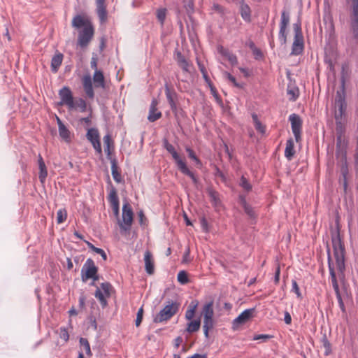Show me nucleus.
I'll use <instances>...</instances> for the list:
<instances>
[{
    "instance_id": "f257e3e1",
    "label": "nucleus",
    "mask_w": 358,
    "mask_h": 358,
    "mask_svg": "<svg viewBox=\"0 0 358 358\" xmlns=\"http://www.w3.org/2000/svg\"><path fill=\"white\" fill-rule=\"evenodd\" d=\"M331 242L333 248V256L335 260V263L333 261L330 249L328 248L327 260L330 280L332 284V287L335 291L339 307L341 309V310L344 313L345 311V308L340 292L338 280L343 281L345 279L344 273L345 271V250L344 244L341 241L340 233L338 231L332 234Z\"/></svg>"
},
{
    "instance_id": "f03ea898",
    "label": "nucleus",
    "mask_w": 358,
    "mask_h": 358,
    "mask_svg": "<svg viewBox=\"0 0 358 358\" xmlns=\"http://www.w3.org/2000/svg\"><path fill=\"white\" fill-rule=\"evenodd\" d=\"M93 82L95 87L105 88V78L101 71H95L93 75ZM82 84L86 96L90 99H94L92 78L90 74L85 75L82 78Z\"/></svg>"
},
{
    "instance_id": "7ed1b4c3",
    "label": "nucleus",
    "mask_w": 358,
    "mask_h": 358,
    "mask_svg": "<svg viewBox=\"0 0 358 358\" xmlns=\"http://www.w3.org/2000/svg\"><path fill=\"white\" fill-rule=\"evenodd\" d=\"M163 145L164 148L167 150V152L172 155V157L175 160L178 168L181 171V173L189 176L192 180V182L196 185L198 182L197 178L195 176L194 173L188 169L186 163L181 159L180 155L175 150L173 145L169 143L168 140L166 138L163 140Z\"/></svg>"
},
{
    "instance_id": "20e7f679",
    "label": "nucleus",
    "mask_w": 358,
    "mask_h": 358,
    "mask_svg": "<svg viewBox=\"0 0 358 358\" xmlns=\"http://www.w3.org/2000/svg\"><path fill=\"white\" fill-rule=\"evenodd\" d=\"M179 306L176 301H168L164 308L154 317L153 322L161 323L170 320L178 311Z\"/></svg>"
},
{
    "instance_id": "39448f33",
    "label": "nucleus",
    "mask_w": 358,
    "mask_h": 358,
    "mask_svg": "<svg viewBox=\"0 0 358 358\" xmlns=\"http://www.w3.org/2000/svg\"><path fill=\"white\" fill-rule=\"evenodd\" d=\"M98 268L95 266L92 259H87L81 270V279L83 282L89 279H93L94 281L99 280L97 275Z\"/></svg>"
},
{
    "instance_id": "423d86ee",
    "label": "nucleus",
    "mask_w": 358,
    "mask_h": 358,
    "mask_svg": "<svg viewBox=\"0 0 358 358\" xmlns=\"http://www.w3.org/2000/svg\"><path fill=\"white\" fill-rule=\"evenodd\" d=\"M134 213L130 204L124 203L122 206V220H119V226L122 231H127L130 230L133 222Z\"/></svg>"
},
{
    "instance_id": "0eeeda50",
    "label": "nucleus",
    "mask_w": 358,
    "mask_h": 358,
    "mask_svg": "<svg viewBox=\"0 0 358 358\" xmlns=\"http://www.w3.org/2000/svg\"><path fill=\"white\" fill-rule=\"evenodd\" d=\"M346 102L345 96L339 92H337L335 99L334 118L336 122H345V111L346 110Z\"/></svg>"
},
{
    "instance_id": "6e6552de",
    "label": "nucleus",
    "mask_w": 358,
    "mask_h": 358,
    "mask_svg": "<svg viewBox=\"0 0 358 358\" xmlns=\"http://www.w3.org/2000/svg\"><path fill=\"white\" fill-rule=\"evenodd\" d=\"M351 1L350 23V29L355 38H358V0H350Z\"/></svg>"
},
{
    "instance_id": "1a4fd4ad",
    "label": "nucleus",
    "mask_w": 358,
    "mask_h": 358,
    "mask_svg": "<svg viewBox=\"0 0 358 358\" xmlns=\"http://www.w3.org/2000/svg\"><path fill=\"white\" fill-rule=\"evenodd\" d=\"M60 101L59 106H66L69 110H73L75 107L72 92L68 87H64L59 91Z\"/></svg>"
},
{
    "instance_id": "9d476101",
    "label": "nucleus",
    "mask_w": 358,
    "mask_h": 358,
    "mask_svg": "<svg viewBox=\"0 0 358 358\" xmlns=\"http://www.w3.org/2000/svg\"><path fill=\"white\" fill-rule=\"evenodd\" d=\"M94 36V27L92 25H88L79 31L78 38V45L81 48H85L88 45Z\"/></svg>"
},
{
    "instance_id": "9b49d317",
    "label": "nucleus",
    "mask_w": 358,
    "mask_h": 358,
    "mask_svg": "<svg viewBox=\"0 0 358 358\" xmlns=\"http://www.w3.org/2000/svg\"><path fill=\"white\" fill-rule=\"evenodd\" d=\"M289 120L291 123V128L295 140L296 142H299L301 141L302 120L301 117L295 113L289 115Z\"/></svg>"
},
{
    "instance_id": "f8f14e48",
    "label": "nucleus",
    "mask_w": 358,
    "mask_h": 358,
    "mask_svg": "<svg viewBox=\"0 0 358 358\" xmlns=\"http://www.w3.org/2000/svg\"><path fill=\"white\" fill-rule=\"evenodd\" d=\"M289 23V15L286 11L283 10L281 13V19L280 23V30L278 38L282 45L287 42L286 29Z\"/></svg>"
},
{
    "instance_id": "ddd939ff",
    "label": "nucleus",
    "mask_w": 358,
    "mask_h": 358,
    "mask_svg": "<svg viewBox=\"0 0 358 358\" xmlns=\"http://www.w3.org/2000/svg\"><path fill=\"white\" fill-rule=\"evenodd\" d=\"M206 192L215 210H221L223 208V206L220 199V194L212 187L207 188Z\"/></svg>"
},
{
    "instance_id": "4468645a",
    "label": "nucleus",
    "mask_w": 358,
    "mask_h": 358,
    "mask_svg": "<svg viewBox=\"0 0 358 358\" xmlns=\"http://www.w3.org/2000/svg\"><path fill=\"white\" fill-rule=\"evenodd\" d=\"M254 312L255 308L246 309L243 311L236 319L234 320V328H236L238 325L243 324L249 321L253 317Z\"/></svg>"
},
{
    "instance_id": "2eb2a0df",
    "label": "nucleus",
    "mask_w": 358,
    "mask_h": 358,
    "mask_svg": "<svg viewBox=\"0 0 358 358\" xmlns=\"http://www.w3.org/2000/svg\"><path fill=\"white\" fill-rule=\"evenodd\" d=\"M202 315L203 316V323L213 324V303L212 301L206 303L202 309Z\"/></svg>"
},
{
    "instance_id": "dca6fc26",
    "label": "nucleus",
    "mask_w": 358,
    "mask_h": 358,
    "mask_svg": "<svg viewBox=\"0 0 358 358\" xmlns=\"http://www.w3.org/2000/svg\"><path fill=\"white\" fill-rule=\"evenodd\" d=\"M165 94L167 99V101L170 105V107L171 110L173 112L177 111V105H176V100L178 95L176 92L173 90H171L169 86L166 84L165 85Z\"/></svg>"
},
{
    "instance_id": "f3484780",
    "label": "nucleus",
    "mask_w": 358,
    "mask_h": 358,
    "mask_svg": "<svg viewBox=\"0 0 358 358\" xmlns=\"http://www.w3.org/2000/svg\"><path fill=\"white\" fill-rule=\"evenodd\" d=\"M158 101L153 99L150 106L148 119L150 122H155L162 117V113L157 110Z\"/></svg>"
},
{
    "instance_id": "a211bd4d",
    "label": "nucleus",
    "mask_w": 358,
    "mask_h": 358,
    "mask_svg": "<svg viewBox=\"0 0 358 358\" xmlns=\"http://www.w3.org/2000/svg\"><path fill=\"white\" fill-rule=\"evenodd\" d=\"M145 268L148 274L152 275L155 271L154 260L152 253L146 250L144 254Z\"/></svg>"
},
{
    "instance_id": "6ab92c4d",
    "label": "nucleus",
    "mask_w": 358,
    "mask_h": 358,
    "mask_svg": "<svg viewBox=\"0 0 358 358\" xmlns=\"http://www.w3.org/2000/svg\"><path fill=\"white\" fill-rule=\"evenodd\" d=\"M106 0H96V13L99 16V18L101 22H106L107 19V11H106V6L105 3Z\"/></svg>"
},
{
    "instance_id": "aec40b11",
    "label": "nucleus",
    "mask_w": 358,
    "mask_h": 358,
    "mask_svg": "<svg viewBox=\"0 0 358 358\" xmlns=\"http://www.w3.org/2000/svg\"><path fill=\"white\" fill-rule=\"evenodd\" d=\"M88 25H92V23L84 17L77 15L72 20V26L76 29L85 28Z\"/></svg>"
},
{
    "instance_id": "412c9836",
    "label": "nucleus",
    "mask_w": 358,
    "mask_h": 358,
    "mask_svg": "<svg viewBox=\"0 0 358 358\" xmlns=\"http://www.w3.org/2000/svg\"><path fill=\"white\" fill-rule=\"evenodd\" d=\"M303 48V36H294V42L292 44V53L294 55L299 54Z\"/></svg>"
},
{
    "instance_id": "4be33fe9",
    "label": "nucleus",
    "mask_w": 358,
    "mask_h": 358,
    "mask_svg": "<svg viewBox=\"0 0 358 358\" xmlns=\"http://www.w3.org/2000/svg\"><path fill=\"white\" fill-rule=\"evenodd\" d=\"M341 178H340V182L343 185V191L345 194L348 193V181H347V176L348 174V169L346 164V162H345L341 166Z\"/></svg>"
},
{
    "instance_id": "5701e85b",
    "label": "nucleus",
    "mask_w": 358,
    "mask_h": 358,
    "mask_svg": "<svg viewBox=\"0 0 358 358\" xmlns=\"http://www.w3.org/2000/svg\"><path fill=\"white\" fill-rule=\"evenodd\" d=\"M63 55L60 52H57L52 58L51 60V69L53 72H57L59 66L63 61Z\"/></svg>"
},
{
    "instance_id": "b1692460",
    "label": "nucleus",
    "mask_w": 358,
    "mask_h": 358,
    "mask_svg": "<svg viewBox=\"0 0 358 358\" xmlns=\"http://www.w3.org/2000/svg\"><path fill=\"white\" fill-rule=\"evenodd\" d=\"M295 154L294 143L292 138H289L286 142L285 156L288 160H291Z\"/></svg>"
},
{
    "instance_id": "393cba45",
    "label": "nucleus",
    "mask_w": 358,
    "mask_h": 358,
    "mask_svg": "<svg viewBox=\"0 0 358 358\" xmlns=\"http://www.w3.org/2000/svg\"><path fill=\"white\" fill-rule=\"evenodd\" d=\"M110 162H111V173H112L114 180L117 183L122 182V178L120 173L117 170V165L116 159H110Z\"/></svg>"
},
{
    "instance_id": "a878e982",
    "label": "nucleus",
    "mask_w": 358,
    "mask_h": 358,
    "mask_svg": "<svg viewBox=\"0 0 358 358\" xmlns=\"http://www.w3.org/2000/svg\"><path fill=\"white\" fill-rule=\"evenodd\" d=\"M201 327V321L200 319L190 320L189 323L187 324L186 331L189 334H192L196 332L199 330Z\"/></svg>"
},
{
    "instance_id": "bb28decb",
    "label": "nucleus",
    "mask_w": 358,
    "mask_h": 358,
    "mask_svg": "<svg viewBox=\"0 0 358 358\" xmlns=\"http://www.w3.org/2000/svg\"><path fill=\"white\" fill-rule=\"evenodd\" d=\"M176 60L179 66L185 72L189 71V64L185 57L180 53H177Z\"/></svg>"
},
{
    "instance_id": "cd10ccee",
    "label": "nucleus",
    "mask_w": 358,
    "mask_h": 358,
    "mask_svg": "<svg viewBox=\"0 0 358 358\" xmlns=\"http://www.w3.org/2000/svg\"><path fill=\"white\" fill-rule=\"evenodd\" d=\"M86 137L91 143L100 139L99 131L94 128H91L87 130Z\"/></svg>"
},
{
    "instance_id": "c85d7f7f",
    "label": "nucleus",
    "mask_w": 358,
    "mask_h": 358,
    "mask_svg": "<svg viewBox=\"0 0 358 358\" xmlns=\"http://www.w3.org/2000/svg\"><path fill=\"white\" fill-rule=\"evenodd\" d=\"M58 130L59 134L63 140L67 143L71 141V133L64 124L59 127Z\"/></svg>"
},
{
    "instance_id": "c756f323",
    "label": "nucleus",
    "mask_w": 358,
    "mask_h": 358,
    "mask_svg": "<svg viewBox=\"0 0 358 358\" xmlns=\"http://www.w3.org/2000/svg\"><path fill=\"white\" fill-rule=\"evenodd\" d=\"M347 143L345 142L344 135H336V150L338 152H343L345 150Z\"/></svg>"
},
{
    "instance_id": "7c9ffc66",
    "label": "nucleus",
    "mask_w": 358,
    "mask_h": 358,
    "mask_svg": "<svg viewBox=\"0 0 358 358\" xmlns=\"http://www.w3.org/2000/svg\"><path fill=\"white\" fill-rule=\"evenodd\" d=\"M221 54L227 58V59L229 60L231 65H236L238 63L236 56L233 53L230 52L229 50H222L221 51Z\"/></svg>"
},
{
    "instance_id": "2f4dec72",
    "label": "nucleus",
    "mask_w": 358,
    "mask_h": 358,
    "mask_svg": "<svg viewBox=\"0 0 358 358\" xmlns=\"http://www.w3.org/2000/svg\"><path fill=\"white\" fill-rule=\"evenodd\" d=\"M108 199L112 206H117V203H119V199L115 188H111Z\"/></svg>"
},
{
    "instance_id": "473e14b6",
    "label": "nucleus",
    "mask_w": 358,
    "mask_h": 358,
    "mask_svg": "<svg viewBox=\"0 0 358 358\" xmlns=\"http://www.w3.org/2000/svg\"><path fill=\"white\" fill-rule=\"evenodd\" d=\"M103 143L105 145V152L107 154L108 157L110 155V146L113 148V142L111 141V138L110 135H106L103 137Z\"/></svg>"
},
{
    "instance_id": "72a5a7b5",
    "label": "nucleus",
    "mask_w": 358,
    "mask_h": 358,
    "mask_svg": "<svg viewBox=\"0 0 358 358\" xmlns=\"http://www.w3.org/2000/svg\"><path fill=\"white\" fill-rule=\"evenodd\" d=\"M94 295L95 297L99 299L103 307L107 305V301L106 299V296L99 288L96 289Z\"/></svg>"
},
{
    "instance_id": "f704fd0d",
    "label": "nucleus",
    "mask_w": 358,
    "mask_h": 358,
    "mask_svg": "<svg viewBox=\"0 0 358 358\" xmlns=\"http://www.w3.org/2000/svg\"><path fill=\"white\" fill-rule=\"evenodd\" d=\"M74 104L75 107L73 109H80L81 112H85L87 109L86 101L82 98L74 100Z\"/></svg>"
},
{
    "instance_id": "c9c22d12",
    "label": "nucleus",
    "mask_w": 358,
    "mask_h": 358,
    "mask_svg": "<svg viewBox=\"0 0 358 358\" xmlns=\"http://www.w3.org/2000/svg\"><path fill=\"white\" fill-rule=\"evenodd\" d=\"M67 217V212L65 209H59L57 213V222L58 224L64 222Z\"/></svg>"
},
{
    "instance_id": "e433bc0d",
    "label": "nucleus",
    "mask_w": 358,
    "mask_h": 358,
    "mask_svg": "<svg viewBox=\"0 0 358 358\" xmlns=\"http://www.w3.org/2000/svg\"><path fill=\"white\" fill-rule=\"evenodd\" d=\"M80 344L83 348L84 350L85 351L86 354L87 355H91V350H90V345L87 338H80Z\"/></svg>"
},
{
    "instance_id": "4c0bfd02",
    "label": "nucleus",
    "mask_w": 358,
    "mask_h": 358,
    "mask_svg": "<svg viewBox=\"0 0 358 358\" xmlns=\"http://www.w3.org/2000/svg\"><path fill=\"white\" fill-rule=\"evenodd\" d=\"M38 167H39V170H40L38 178H39L40 181L42 183H43L46 179L47 176H48L46 166H45V164H44V165L38 166Z\"/></svg>"
},
{
    "instance_id": "58836bf2",
    "label": "nucleus",
    "mask_w": 358,
    "mask_h": 358,
    "mask_svg": "<svg viewBox=\"0 0 358 358\" xmlns=\"http://www.w3.org/2000/svg\"><path fill=\"white\" fill-rule=\"evenodd\" d=\"M166 16V8H160L157 10V20L160 22L161 24L163 25Z\"/></svg>"
},
{
    "instance_id": "ea45409f",
    "label": "nucleus",
    "mask_w": 358,
    "mask_h": 358,
    "mask_svg": "<svg viewBox=\"0 0 358 358\" xmlns=\"http://www.w3.org/2000/svg\"><path fill=\"white\" fill-rule=\"evenodd\" d=\"M177 278L178 281L182 285H185L189 282L187 274L185 271H180L178 273Z\"/></svg>"
},
{
    "instance_id": "a19ab883",
    "label": "nucleus",
    "mask_w": 358,
    "mask_h": 358,
    "mask_svg": "<svg viewBox=\"0 0 358 358\" xmlns=\"http://www.w3.org/2000/svg\"><path fill=\"white\" fill-rule=\"evenodd\" d=\"M241 16L245 21L249 22L250 20V11L247 5L241 6Z\"/></svg>"
},
{
    "instance_id": "79ce46f5",
    "label": "nucleus",
    "mask_w": 358,
    "mask_h": 358,
    "mask_svg": "<svg viewBox=\"0 0 358 358\" xmlns=\"http://www.w3.org/2000/svg\"><path fill=\"white\" fill-rule=\"evenodd\" d=\"M185 150L188 154V157L191 159H192L196 164H201V160L196 157L194 152L189 147H186Z\"/></svg>"
},
{
    "instance_id": "37998d69",
    "label": "nucleus",
    "mask_w": 358,
    "mask_h": 358,
    "mask_svg": "<svg viewBox=\"0 0 358 358\" xmlns=\"http://www.w3.org/2000/svg\"><path fill=\"white\" fill-rule=\"evenodd\" d=\"M345 122H336V135H344L345 131Z\"/></svg>"
},
{
    "instance_id": "c03bdc74",
    "label": "nucleus",
    "mask_w": 358,
    "mask_h": 358,
    "mask_svg": "<svg viewBox=\"0 0 358 358\" xmlns=\"http://www.w3.org/2000/svg\"><path fill=\"white\" fill-rule=\"evenodd\" d=\"M287 94L289 96V100L295 101L299 96V90L295 87L288 88Z\"/></svg>"
},
{
    "instance_id": "a18cd8bd",
    "label": "nucleus",
    "mask_w": 358,
    "mask_h": 358,
    "mask_svg": "<svg viewBox=\"0 0 358 358\" xmlns=\"http://www.w3.org/2000/svg\"><path fill=\"white\" fill-rule=\"evenodd\" d=\"M292 292H294L296 294L297 298L301 299L302 294L301 293L300 289L296 280H293L292 281Z\"/></svg>"
},
{
    "instance_id": "49530a36",
    "label": "nucleus",
    "mask_w": 358,
    "mask_h": 358,
    "mask_svg": "<svg viewBox=\"0 0 358 358\" xmlns=\"http://www.w3.org/2000/svg\"><path fill=\"white\" fill-rule=\"evenodd\" d=\"M240 185L245 190L248 192L250 191L252 189L251 185L244 176L241 177Z\"/></svg>"
},
{
    "instance_id": "de8ad7c7",
    "label": "nucleus",
    "mask_w": 358,
    "mask_h": 358,
    "mask_svg": "<svg viewBox=\"0 0 358 358\" xmlns=\"http://www.w3.org/2000/svg\"><path fill=\"white\" fill-rule=\"evenodd\" d=\"M322 344H323V347L325 349L324 355H329L331 351V343H329V341H328V339L327 338L326 336H324V338H322Z\"/></svg>"
},
{
    "instance_id": "09e8293b",
    "label": "nucleus",
    "mask_w": 358,
    "mask_h": 358,
    "mask_svg": "<svg viewBox=\"0 0 358 358\" xmlns=\"http://www.w3.org/2000/svg\"><path fill=\"white\" fill-rule=\"evenodd\" d=\"M271 338H273V336L269 335V334H257V335L254 336L253 340L254 341L261 340L263 342H266L268 340H269Z\"/></svg>"
},
{
    "instance_id": "8fccbe9b",
    "label": "nucleus",
    "mask_w": 358,
    "mask_h": 358,
    "mask_svg": "<svg viewBox=\"0 0 358 358\" xmlns=\"http://www.w3.org/2000/svg\"><path fill=\"white\" fill-rule=\"evenodd\" d=\"M143 307L141 306L138 310L136 319L135 321V324H136V327H138L141 324L142 320H143Z\"/></svg>"
},
{
    "instance_id": "3c124183",
    "label": "nucleus",
    "mask_w": 358,
    "mask_h": 358,
    "mask_svg": "<svg viewBox=\"0 0 358 358\" xmlns=\"http://www.w3.org/2000/svg\"><path fill=\"white\" fill-rule=\"evenodd\" d=\"M59 337L63 339L65 342H67L69 339V334L66 329L61 327L59 329Z\"/></svg>"
},
{
    "instance_id": "603ef678",
    "label": "nucleus",
    "mask_w": 358,
    "mask_h": 358,
    "mask_svg": "<svg viewBox=\"0 0 358 358\" xmlns=\"http://www.w3.org/2000/svg\"><path fill=\"white\" fill-rule=\"evenodd\" d=\"M323 20L326 24H329V28L331 29H333L334 28V24H333V20L331 14L329 13H325L323 17Z\"/></svg>"
},
{
    "instance_id": "864d4df0",
    "label": "nucleus",
    "mask_w": 358,
    "mask_h": 358,
    "mask_svg": "<svg viewBox=\"0 0 358 358\" xmlns=\"http://www.w3.org/2000/svg\"><path fill=\"white\" fill-rule=\"evenodd\" d=\"M111 285L109 282H103L101 285V291L106 294L107 297L110 296V289Z\"/></svg>"
},
{
    "instance_id": "5fc2aeb1",
    "label": "nucleus",
    "mask_w": 358,
    "mask_h": 358,
    "mask_svg": "<svg viewBox=\"0 0 358 358\" xmlns=\"http://www.w3.org/2000/svg\"><path fill=\"white\" fill-rule=\"evenodd\" d=\"M224 74H225L226 77L228 78V80L231 83H232L235 87H238V88L241 87V85L236 82L235 77H234L232 75H231L229 73H227V72H225Z\"/></svg>"
},
{
    "instance_id": "6e6d98bb",
    "label": "nucleus",
    "mask_w": 358,
    "mask_h": 358,
    "mask_svg": "<svg viewBox=\"0 0 358 358\" xmlns=\"http://www.w3.org/2000/svg\"><path fill=\"white\" fill-rule=\"evenodd\" d=\"M293 29L294 31V36H303L301 32V23L300 22L294 23L293 24Z\"/></svg>"
},
{
    "instance_id": "4d7b16f0",
    "label": "nucleus",
    "mask_w": 358,
    "mask_h": 358,
    "mask_svg": "<svg viewBox=\"0 0 358 358\" xmlns=\"http://www.w3.org/2000/svg\"><path fill=\"white\" fill-rule=\"evenodd\" d=\"M92 146L94 148V150L99 153H102V149L101 146L100 139L99 141H96L95 142H92Z\"/></svg>"
},
{
    "instance_id": "13d9d810",
    "label": "nucleus",
    "mask_w": 358,
    "mask_h": 358,
    "mask_svg": "<svg viewBox=\"0 0 358 358\" xmlns=\"http://www.w3.org/2000/svg\"><path fill=\"white\" fill-rule=\"evenodd\" d=\"M92 146L94 148V150L99 153H102V149L101 146L100 139L99 141H96L95 142H92Z\"/></svg>"
},
{
    "instance_id": "bf43d9fd",
    "label": "nucleus",
    "mask_w": 358,
    "mask_h": 358,
    "mask_svg": "<svg viewBox=\"0 0 358 358\" xmlns=\"http://www.w3.org/2000/svg\"><path fill=\"white\" fill-rule=\"evenodd\" d=\"M213 327V324H207V322L203 323V332H204V335L206 338L208 337L209 330L211 329Z\"/></svg>"
},
{
    "instance_id": "052dcab7",
    "label": "nucleus",
    "mask_w": 358,
    "mask_h": 358,
    "mask_svg": "<svg viewBox=\"0 0 358 358\" xmlns=\"http://www.w3.org/2000/svg\"><path fill=\"white\" fill-rule=\"evenodd\" d=\"M255 127L257 131H259L262 134H264L265 132V127L261 123V122H257L254 123Z\"/></svg>"
},
{
    "instance_id": "680f3d73",
    "label": "nucleus",
    "mask_w": 358,
    "mask_h": 358,
    "mask_svg": "<svg viewBox=\"0 0 358 358\" xmlns=\"http://www.w3.org/2000/svg\"><path fill=\"white\" fill-rule=\"evenodd\" d=\"M244 210L245 212L250 217H252L254 215V210L252 208L248 205L246 203H244Z\"/></svg>"
},
{
    "instance_id": "e2e57ef3",
    "label": "nucleus",
    "mask_w": 358,
    "mask_h": 358,
    "mask_svg": "<svg viewBox=\"0 0 358 358\" xmlns=\"http://www.w3.org/2000/svg\"><path fill=\"white\" fill-rule=\"evenodd\" d=\"M202 76H203V79L205 80V81L208 84V85L210 86V89L212 91L214 90V87L212 85V83L210 81V79L209 78V76H208V73L206 72L204 73H202Z\"/></svg>"
},
{
    "instance_id": "0e129e2a",
    "label": "nucleus",
    "mask_w": 358,
    "mask_h": 358,
    "mask_svg": "<svg viewBox=\"0 0 358 358\" xmlns=\"http://www.w3.org/2000/svg\"><path fill=\"white\" fill-rule=\"evenodd\" d=\"M198 305H199L198 301H196V300L192 301L189 303L187 309L194 310V312H196Z\"/></svg>"
},
{
    "instance_id": "69168bd1",
    "label": "nucleus",
    "mask_w": 358,
    "mask_h": 358,
    "mask_svg": "<svg viewBox=\"0 0 358 358\" xmlns=\"http://www.w3.org/2000/svg\"><path fill=\"white\" fill-rule=\"evenodd\" d=\"M213 10L215 12L220 13L221 15H223L224 13L223 7L219 4H214L213 6Z\"/></svg>"
},
{
    "instance_id": "338daca9",
    "label": "nucleus",
    "mask_w": 358,
    "mask_h": 358,
    "mask_svg": "<svg viewBox=\"0 0 358 358\" xmlns=\"http://www.w3.org/2000/svg\"><path fill=\"white\" fill-rule=\"evenodd\" d=\"M195 315V312L194 310H191L187 309L185 313V318L187 320H192Z\"/></svg>"
},
{
    "instance_id": "774afa93",
    "label": "nucleus",
    "mask_w": 358,
    "mask_h": 358,
    "mask_svg": "<svg viewBox=\"0 0 358 358\" xmlns=\"http://www.w3.org/2000/svg\"><path fill=\"white\" fill-rule=\"evenodd\" d=\"M200 222H201V227H202L203 230L205 231H208V222L206 220V218L205 217H201V220H200Z\"/></svg>"
}]
</instances>
